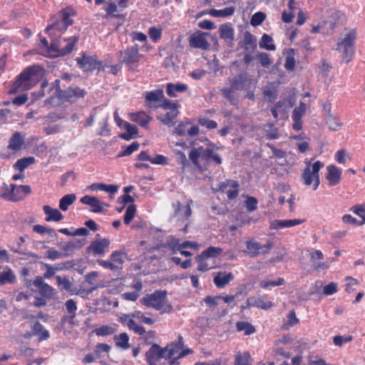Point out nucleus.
<instances>
[{"label":"nucleus","instance_id":"obj_56","mask_svg":"<svg viewBox=\"0 0 365 365\" xmlns=\"http://www.w3.org/2000/svg\"><path fill=\"white\" fill-rule=\"evenodd\" d=\"M266 15L261 11L256 12L251 19L250 24L253 26H257L262 24L264 21Z\"/></svg>","mask_w":365,"mask_h":365},{"label":"nucleus","instance_id":"obj_21","mask_svg":"<svg viewBox=\"0 0 365 365\" xmlns=\"http://www.w3.org/2000/svg\"><path fill=\"white\" fill-rule=\"evenodd\" d=\"M305 220L301 219L274 220L269 224L270 229L281 230L302 224Z\"/></svg>","mask_w":365,"mask_h":365},{"label":"nucleus","instance_id":"obj_46","mask_svg":"<svg viewBox=\"0 0 365 365\" xmlns=\"http://www.w3.org/2000/svg\"><path fill=\"white\" fill-rule=\"evenodd\" d=\"M117 331V329L109 325H102L95 329L94 332L97 336H109Z\"/></svg>","mask_w":365,"mask_h":365},{"label":"nucleus","instance_id":"obj_43","mask_svg":"<svg viewBox=\"0 0 365 365\" xmlns=\"http://www.w3.org/2000/svg\"><path fill=\"white\" fill-rule=\"evenodd\" d=\"M234 7L230 6L220 10L212 9L210 10L208 14L214 17H226L232 16L234 14Z\"/></svg>","mask_w":365,"mask_h":365},{"label":"nucleus","instance_id":"obj_58","mask_svg":"<svg viewBox=\"0 0 365 365\" xmlns=\"http://www.w3.org/2000/svg\"><path fill=\"white\" fill-rule=\"evenodd\" d=\"M58 286L61 287L65 290H70L72 287L71 282L66 277L56 276L55 277Z\"/></svg>","mask_w":365,"mask_h":365},{"label":"nucleus","instance_id":"obj_14","mask_svg":"<svg viewBox=\"0 0 365 365\" xmlns=\"http://www.w3.org/2000/svg\"><path fill=\"white\" fill-rule=\"evenodd\" d=\"M76 61L79 67L84 71H92L98 69L101 66V62L97 61L94 56H88L85 54L81 58H77Z\"/></svg>","mask_w":365,"mask_h":365},{"label":"nucleus","instance_id":"obj_32","mask_svg":"<svg viewBox=\"0 0 365 365\" xmlns=\"http://www.w3.org/2000/svg\"><path fill=\"white\" fill-rule=\"evenodd\" d=\"M163 98L164 93L162 89L148 91L145 93V103L149 106H150L152 103L161 101Z\"/></svg>","mask_w":365,"mask_h":365},{"label":"nucleus","instance_id":"obj_48","mask_svg":"<svg viewBox=\"0 0 365 365\" xmlns=\"http://www.w3.org/2000/svg\"><path fill=\"white\" fill-rule=\"evenodd\" d=\"M350 211L358 215L361 220H359V226L365 224V207L362 205H356L350 208Z\"/></svg>","mask_w":365,"mask_h":365},{"label":"nucleus","instance_id":"obj_49","mask_svg":"<svg viewBox=\"0 0 365 365\" xmlns=\"http://www.w3.org/2000/svg\"><path fill=\"white\" fill-rule=\"evenodd\" d=\"M251 356L248 352H244L242 354L235 355V365H250Z\"/></svg>","mask_w":365,"mask_h":365},{"label":"nucleus","instance_id":"obj_20","mask_svg":"<svg viewBox=\"0 0 365 365\" xmlns=\"http://www.w3.org/2000/svg\"><path fill=\"white\" fill-rule=\"evenodd\" d=\"M33 284L39 289L41 296L51 298L54 296V289L43 280L41 276H38L33 282Z\"/></svg>","mask_w":365,"mask_h":365},{"label":"nucleus","instance_id":"obj_25","mask_svg":"<svg viewBox=\"0 0 365 365\" xmlns=\"http://www.w3.org/2000/svg\"><path fill=\"white\" fill-rule=\"evenodd\" d=\"M220 36L229 46H233L235 31L234 29L227 24H222L219 28Z\"/></svg>","mask_w":365,"mask_h":365},{"label":"nucleus","instance_id":"obj_41","mask_svg":"<svg viewBox=\"0 0 365 365\" xmlns=\"http://www.w3.org/2000/svg\"><path fill=\"white\" fill-rule=\"evenodd\" d=\"M35 159L33 157L23 158L19 159L14 164V168L22 173L29 165L34 164Z\"/></svg>","mask_w":365,"mask_h":365},{"label":"nucleus","instance_id":"obj_28","mask_svg":"<svg viewBox=\"0 0 365 365\" xmlns=\"http://www.w3.org/2000/svg\"><path fill=\"white\" fill-rule=\"evenodd\" d=\"M24 140L19 132H15L9 139L8 148L13 151L19 150L23 144Z\"/></svg>","mask_w":365,"mask_h":365},{"label":"nucleus","instance_id":"obj_45","mask_svg":"<svg viewBox=\"0 0 365 365\" xmlns=\"http://www.w3.org/2000/svg\"><path fill=\"white\" fill-rule=\"evenodd\" d=\"M237 77H242V86L244 90L247 91L252 88H256L257 81L247 77L245 74H240Z\"/></svg>","mask_w":365,"mask_h":365},{"label":"nucleus","instance_id":"obj_9","mask_svg":"<svg viewBox=\"0 0 365 365\" xmlns=\"http://www.w3.org/2000/svg\"><path fill=\"white\" fill-rule=\"evenodd\" d=\"M229 85L220 90L222 96L230 103V104L235 106L238 103V96L236 91H238L242 86V77H233L229 78Z\"/></svg>","mask_w":365,"mask_h":365},{"label":"nucleus","instance_id":"obj_36","mask_svg":"<svg viewBox=\"0 0 365 365\" xmlns=\"http://www.w3.org/2000/svg\"><path fill=\"white\" fill-rule=\"evenodd\" d=\"M251 304L252 307H257L262 309H269L274 306V304L271 301H265L260 297H250Z\"/></svg>","mask_w":365,"mask_h":365},{"label":"nucleus","instance_id":"obj_59","mask_svg":"<svg viewBox=\"0 0 365 365\" xmlns=\"http://www.w3.org/2000/svg\"><path fill=\"white\" fill-rule=\"evenodd\" d=\"M353 337L351 335L341 336L337 335L333 338V342L336 346H341L344 343L351 341Z\"/></svg>","mask_w":365,"mask_h":365},{"label":"nucleus","instance_id":"obj_10","mask_svg":"<svg viewBox=\"0 0 365 365\" xmlns=\"http://www.w3.org/2000/svg\"><path fill=\"white\" fill-rule=\"evenodd\" d=\"M246 247L249 255L252 257H255L259 255L269 253L273 247V243L268 240L265 245H262L258 242L250 240L246 242Z\"/></svg>","mask_w":365,"mask_h":365},{"label":"nucleus","instance_id":"obj_37","mask_svg":"<svg viewBox=\"0 0 365 365\" xmlns=\"http://www.w3.org/2000/svg\"><path fill=\"white\" fill-rule=\"evenodd\" d=\"M113 339L115 342V346L123 350H126L130 346L129 344V336L126 333L115 335Z\"/></svg>","mask_w":365,"mask_h":365},{"label":"nucleus","instance_id":"obj_57","mask_svg":"<svg viewBox=\"0 0 365 365\" xmlns=\"http://www.w3.org/2000/svg\"><path fill=\"white\" fill-rule=\"evenodd\" d=\"M284 283V279L282 277L278 278L277 280H262L260 282L259 285L262 288H268L270 286L276 287L282 285Z\"/></svg>","mask_w":365,"mask_h":365},{"label":"nucleus","instance_id":"obj_12","mask_svg":"<svg viewBox=\"0 0 365 365\" xmlns=\"http://www.w3.org/2000/svg\"><path fill=\"white\" fill-rule=\"evenodd\" d=\"M165 356L163 348L157 344H153L145 353V359L149 365H158V363Z\"/></svg>","mask_w":365,"mask_h":365},{"label":"nucleus","instance_id":"obj_1","mask_svg":"<svg viewBox=\"0 0 365 365\" xmlns=\"http://www.w3.org/2000/svg\"><path fill=\"white\" fill-rule=\"evenodd\" d=\"M189 159L200 172L206 171L211 163L221 165L222 159L214 149L200 146L191 148Z\"/></svg>","mask_w":365,"mask_h":365},{"label":"nucleus","instance_id":"obj_64","mask_svg":"<svg viewBox=\"0 0 365 365\" xmlns=\"http://www.w3.org/2000/svg\"><path fill=\"white\" fill-rule=\"evenodd\" d=\"M150 163L155 165H168V159L163 155H155L151 158Z\"/></svg>","mask_w":365,"mask_h":365},{"label":"nucleus","instance_id":"obj_29","mask_svg":"<svg viewBox=\"0 0 365 365\" xmlns=\"http://www.w3.org/2000/svg\"><path fill=\"white\" fill-rule=\"evenodd\" d=\"M32 330L34 335L38 336L39 341L47 340L50 337L49 331L38 321L33 324Z\"/></svg>","mask_w":365,"mask_h":365},{"label":"nucleus","instance_id":"obj_6","mask_svg":"<svg viewBox=\"0 0 365 365\" xmlns=\"http://www.w3.org/2000/svg\"><path fill=\"white\" fill-rule=\"evenodd\" d=\"M167 292L165 290H156L152 294H147L140 299V303L155 310L162 311L163 313L169 312L172 309L170 305L166 306Z\"/></svg>","mask_w":365,"mask_h":365},{"label":"nucleus","instance_id":"obj_2","mask_svg":"<svg viewBox=\"0 0 365 365\" xmlns=\"http://www.w3.org/2000/svg\"><path fill=\"white\" fill-rule=\"evenodd\" d=\"M43 69L38 66L26 68L13 83L10 92L15 93L31 89L41 78Z\"/></svg>","mask_w":365,"mask_h":365},{"label":"nucleus","instance_id":"obj_62","mask_svg":"<svg viewBox=\"0 0 365 365\" xmlns=\"http://www.w3.org/2000/svg\"><path fill=\"white\" fill-rule=\"evenodd\" d=\"M258 200L254 197H248L245 201V206L249 212L255 211L257 207Z\"/></svg>","mask_w":365,"mask_h":365},{"label":"nucleus","instance_id":"obj_50","mask_svg":"<svg viewBox=\"0 0 365 365\" xmlns=\"http://www.w3.org/2000/svg\"><path fill=\"white\" fill-rule=\"evenodd\" d=\"M136 212V206L133 204L130 205L125 211L123 222L125 225L130 223L132 220L134 218Z\"/></svg>","mask_w":365,"mask_h":365},{"label":"nucleus","instance_id":"obj_17","mask_svg":"<svg viewBox=\"0 0 365 365\" xmlns=\"http://www.w3.org/2000/svg\"><path fill=\"white\" fill-rule=\"evenodd\" d=\"M103 9L106 12V14L103 16L104 19L116 18L121 21V23L118 25L123 24L125 15L118 13L122 11V10H119V5L115 0L114 1L107 2L103 6Z\"/></svg>","mask_w":365,"mask_h":365},{"label":"nucleus","instance_id":"obj_61","mask_svg":"<svg viewBox=\"0 0 365 365\" xmlns=\"http://www.w3.org/2000/svg\"><path fill=\"white\" fill-rule=\"evenodd\" d=\"M163 109H169L170 111L178 110V103L169 101L165 97L161 100V104L160 105Z\"/></svg>","mask_w":365,"mask_h":365},{"label":"nucleus","instance_id":"obj_42","mask_svg":"<svg viewBox=\"0 0 365 365\" xmlns=\"http://www.w3.org/2000/svg\"><path fill=\"white\" fill-rule=\"evenodd\" d=\"M76 197L74 194H67L64 195L59 201V208L62 211H66L68 207L76 200Z\"/></svg>","mask_w":365,"mask_h":365},{"label":"nucleus","instance_id":"obj_54","mask_svg":"<svg viewBox=\"0 0 365 365\" xmlns=\"http://www.w3.org/2000/svg\"><path fill=\"white\" fill-rule=\"evenodd\" d=\"M196 261L198 263L197 266V270L200 272H207L209 269H212L213 267L212 265H210L207 262V259H201L200 255L196 257L195 258Z\"/></svg>","mask_w":365,"mask_h":365},{"label":"nucleus","instance_id":"obj_8","mask_svg":"<svg viewBox=\"0 0 365 365\" xmlns=\"http://www.w3.org/2000/svg\"><path fill=\"white\" fill-rule=\"evenodd\" d=\"M77 36H71L65 38H58V36L51 37L50 49L58 56H65L70 53L78 41Z\"/></svg>","mask_w":365,"mask_h":365},{"label":"nucleus","instance_id":"obj_40","mask_svg":"<svg viewBox=\"0 0 365 365\" xmlns=\"http://www.w3.org/2000/svg\"><path fill=\"white\" fill-rule=\"evenodd\" d=\"M65 306L66 311L69 314L68 322L71 324H73V320L74 318L76 317V312L77 310L76 303L73 299H70L66 302Z\"/></svg>","mask_w":365,"mask_h":365},{"label":"nucleus","instance_id":"obj_38","mask_svg":"<svg viewBox=\"0 0 365 365\" xmlns=\"http://www.w3.org/2000/svg\"><path fill=\"white\" fill-rule=\"evenodd\" d=\"M178 115V110L170 111L165 115H161L157 117L163 124L173 126L175 123V119Z\"/></svg>","mask_w":365,"mask_h":365},{"label":"nucleus","instance_id":"obj_39","mask_svg":"<svg viewBox=\"0 0 365 365\" xmlns=\"http://www.w3.org/2000/svg\"><path fill=\"white\" fill-rule=\"evenodd\" d=\"M123 128L127 130V133L120 134V136L122 139L129 140L135 138V135L138 134L137 127L128 122L125 123Z\"/></svg>","mask_w":365,"mask_h":365},{"label":"nucleus","instance_id":"obj_44","mask_svg":"<svg viewBox=\"0 0 365 365\" xmlns=\"http://www.w3.org/2000/svg\"><path fill=\"white\" fill-rule=\"evenodd\" d=\"M236 328L238 331H244L245 335H250L255 332V327L247 322H237Z\"/></svg>","mask_w":365,"mask_h":365},{"label":"nucleus","instance_id":"obj_24","mask_svg":"<svg viewBox=\"0 0 365 365\" xmlns=\"http://www.w3.org/2000/svg\"><path fill=\"white\" fill-rule=\"evenodd\" d=\"M327 174L326 176L329 186H335L340 182L341 177V170L336 165H330L327 166Z\"/></svg>","mask_w":365,"mask_h":365},{"label":"nucleus","instance_id":"obj_19","mask_svg":"<svg viewBox=\"0 0 365 365\" xmlns=\"http://www.w3.org/2000/svg\"><path fill=\"white\" fill-rule=\"evenodd\" d=\"M86 92L78 87H69L62 91L60 93L61 97L67 101L74 102L79 98H83Z\"/></svg>","mask_w":365,"mask_h":365},{"label":"nucleus","instance_id":"obj_33","mask_svg":"<svg viewBox=\"0 0 365 365\" xmlns=\"http://www.w3.org/2000/svg\"><path fill=\"white\" fill-rule=\"evenodd\" d=\"M187 86L184 83H168L166 86V91L167 94L170 97H175L176 96V92L182 93L187 91Z\"/></svg>","mask_w":365,"mask_h":365},{"label":"nucleus","instance_id":"obj_7","mask_svg":"<svg viewBox=\"0 0 365 365\" xmlns=\"http://www.w3.org/2000/svg\"><path fill=\"white\" fill-rule=\"evenodd\" d=\"M31 192V188L29 185H16L11 184L10 187L4 185L1 196L5 200L17 202L24 200Z\"/></svg>","mask_w":365,"mask_h":365},{"label":"nucleus","instance_id":"obj_22","mask_svg":"<svg viewBox=\"0 0 365 365\" xmlns=\"http://www.w3.org/2000/svg\"><path fill=\"white\" fill-rule=\"evenodd\" d=\"M183 346V337L179 334L178 339L177 341H173L163 348L165 354V356H164V359H170L173 355L180 352V351L182 349Z\"/></svg>","mask_w":365,"mask_h":365},{"label":"nucleus","instance_id":"obj_35","mask_svg":"<svg viewBox=\"0 0 365 365\" xmlns=\"http://www.w3.org/2000/svg\"><path fill=\"white\" fill-rule=\"evenodd\" d=\"M223 252L221 247L210 246L202 251L200 254L201 259L215 258L220 256Z\"/></svg>","mask_w":365,"mask_h":365},{"label":"nucleus","instance_id":"obj_23","mask_svg":"<svg viewBox=\"0 0 365 365\" xmlns=\"http://www.w3.org/2000/svg\"><path fill=\"white\" fill-rule=\"evenodd\" d=\"M110 240L106 238L93 241L88 250L95 255H103L108 250Z\"/></svg>","mask_w":365,"mask_h":365},{"label":"nucleus","instance_id":"obj_11","mask_svg":"<svg viewBox=\"0 0 365 365\" xmlns=\"http://www.w3.org/2000/svg\"><path fill=\"white\" fill-rule=\"evenodd\" d=\"M118 57L120 63L134 64L139 61V48L137 44L128 47L124 51L118 53Z\"/></svg>","mask_w":365,"mask_h":365},{"label":"nucleus","instance_id":"obj_26","mask_svg":"<svg viewBox=\"0 0 365 365\" xmlns=\"http://www.w3.org/2000/svg\"><path fill=\"white\" fill-rule=\"evenodd\" d=\"M43 210L46 215L45 220L46 222H59L63 219V214L56 208L44 205Z\"/></svg>","mask_w":365,"mask_h":365},{"label":"nucleus","instance_id":"obj_60","mask_svg":"<svg viewBox=\"0 0 365 365\" xmlns=\"http://www.w3.org/2000/svg\"><path fill=\"white\" fill-rule=\"evenodd\" d=\"M33 231L41 235H51L55 232L53 229L41 225H36L33 226Z\"/></svg>","mask_w":365,"mask_h":365},{"label":"nucleus","instance_id":"obj_4","mask_svg":"<svg viewBox=\"0 0 365 365\" xmlns=\"http://www.w3.org/2000/svg\"><path fill=\"white\" fill-rule=\"evenodd\" d=\"M306 167L304 169L301 180L304 185L317 190L320 185L319 170L324 167V163L319 160L312 163L311 160L305 162Z\"/></svg>","mask_w":365,"mask_h":365},{"label":"nucleus","instance_id":"obj_27","mask_svg":"<svg viewBox=\"0 0 365 365\" xmlns=\"http://www.w3.org/2000/svg\"><path fill=\"white\" fill-rule=\"evenodd\" d=\"M130 119L143 128H146L152 118L144 111L130 113Z\"/></svg>","mask_w":365,"mask_h":365},{"label":"nucleus","instance_id":"obj_31","mask_svg":"<svg viewBox=\"0 0 365 365\" xmlns=\"http://www.w3.org/2000/svg\"><path fill=\"white\" fill-rule=\"evenodd\" d=\"M173 207L174 210V215L175 216H181L182 218L185 220H187L192 215V210L190 207V203H188L187 206L185 207L183 212L182 213V206L181 203L179 201L173 203Z\"/></svg>","mask_w":365,"mask_h":365},{"label":"nucleus","instance_id":"obj_5","mask_svg":"<svg viewBox=\"0 0 365 365\" xmlns=\"http://www.w3.org/2000/svg\"><path fill=\"white\" fill-rule=\"evenodd\" d=\"M356 38L355 29L349 30L344 38L338 39L336 50L341 53L343 61L346 63L350 62L354 55V43Z\"/></svg>","mask_w":365,"mask_h":365},{"label":"nucleus","instance_id":"obj_47","mask_svg":"<svg viewBox=\"0 0 365 365\" xmlns=\"http://www.w3.org/2000/svg\"><path fill=\"white\" fill-rule=\"evenodd\" d=\"M272 38L268 34H264L259 42V46L268 51H275L276 46L274 44L272 43Z\"/></svg>","mask_w":365,"mask_h":365},{"label":"nucleus","instance_id":"obj_15","mask_svg":"<svg viewBox=\"0 0 365 365\" xmlns=\"http://www.w3.org/2000/svg\"><path fill=\"white\" fill-rule=\"evenodd\" d=\"M239 183L236 180H227L219 186V190L226 193L229 200L236 198L239 193Z\"/></svg>","mask_w":365,"mask_h":365},{"label":"nucleus","instance_id":"obj_52","mask_svg":"<svg viewBox=\"0 0 365 365\" xmlns=\"http://www.w3.org/2000/svg\"><path fill=\"white\" fill-rule=\"evenodd\" d=\"M307 106L305 103L301 102L298 107L295 108L293 110L292 118V119L299 120L305 114Z\"/></svg>","mask_w":365,"mask_h":365},{"label":"nucleus","instance_id":"obj_34","mask_svg":"<svg viewBox=\"0 0 365 365\" xmlns=\"http://www.w3.org/2000/svg\"><path fill=\"white\" fill-rule=\"evenodd\" d=\"M325 120L327 125L331 130H338L342 126V122L340 118L333 113H329V115H326Z\"/></svg>","mask_w":365,"mask_h":365},{"label":"nucleus","instance_id":"obj_51","mask_svg":"<svg viewBox=\"0 0 365 365\" xmlns=\"http://www.w3.org/2000/svg\"><path fill=\"white\" fill-rule=\"evenodd\" d=\"M139 147L138 143L133 142L130 145L123 147V150L118 154V157L128 156L134 151L138 150Z\"/></svg>","mask_w":365,"mask_h":365},{"label":"nucleus","instance_id":"obj_16","mask_svg":"<svg viewBox=\"0 0 365 365\" xmlns=\"http://www.w3.org/2000/svg\"><path fill=\"white\" fill-rule=\"evenodd\" d=\"M133 314H121L118 317V321L123 325L128 327L130 330H133L135 333L143 335L145 333V329L143 326L137 324L133 319Z\"/></svg>","mask_w":365,"mask_h":365},{"label":"nucleus","instance_id":"obj_30","mask_svg":"<svg viewBox=\"0 0 365 365\" xmlns=\"http://www.w3.org/2000/svg\"><path fill=\"white\" fill-rule=\"evenodd\" d=\"M233 279L234 275L231 272H220L214 277V283L217 287L222 288Z\"/></svg>","mask_w":365,"mask_h":365},{"label":"nucleus","instance_id":"obj_53","mask_svg":"<svg viewBox=\"0 0 365 365\" xmlns=\"http://www.w3.org/2000/svg\"><path fill=\"white\" fill-rule=\"evenodd\" d=\"M165 246L173 251V252L180 250V240L172 236L168 239Z\"/></svg>","mask_w":365,"mask_h":365},{"label":"nucleus","instance_id":"obj_55","mask_svg":"<svg viewBox=\"0 0 365 365\" xmlns=\"http://www.w3.org/2000/svg\"><path fill=\"white\" fill-rule=\"evenodd\" d=\"M148 35L153 41L158 42L162 37V29L155 26L151 27L148 30Z\"/></svg>","mask_w":365,"mask_h":365},{"label":"nucleus","instance_id":"obj_3","mask_svg":"<svg viewBox=\"0 0 365 365\" xmlns=\"http://www.w3.org/2000/svg\"><path fill=\"white\" fill-rule=\"evenodd\" d=\"M76 15V11L72 7H66L57 14L58 19L53 20L50 26H47L46 31L51 37L60 36L68 26L73 24L71 17Z\"/></svg>","mask_w":365,"mask_h":365},{"label":"nucleus","instance_id":"obj_63","mask_svg":"<svg viewBox=\"0 0 365 365\" xmlns=\"http://www.w3.org/2000/svg\"><path fill=\"white\" fill-rule=\"evenodd\" d=\"M133 317H135V318L138 319L140 322L146 324H153L155 322L153 319L145 317L143 313L139 311L134 312Z\"/></svg>","mask_w":365,"mask_h":365},{"label":"nucleus","instance_id":"obj_18","mask_svg":"<svg viewBox=\"0 0 365 365\" xmlns=\"http://www.w3.org/2000/svg\"><path fill=\"white\" fill-rule=\"evenodd\" d=\"M207 33L198 31L190 38V46L192 48L206 50L209 48V43L206 39Z\"/></svg>","mask_w":365,"mask_h":365},{"label":"nucleus","instance_id":"obj_13","mask_svg":"<svg viewBox=\"0 0 365 365\" xmlns=\"http://www.w3.org/2000/svg\"><path fill=\"white\" fill-rule=\"evenodd\" d=\"M81 202L90 206L91 211L96 213L104 212L110 206L108 204L101 201L96 197L90 195H85L81 197Z\"/></svg>","mask_w":365,"mask_h":365}]
</instances>
